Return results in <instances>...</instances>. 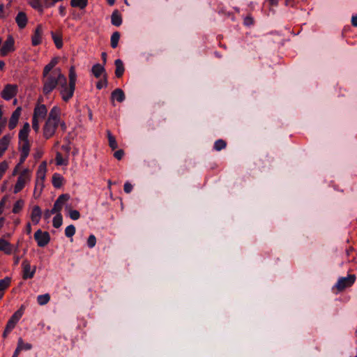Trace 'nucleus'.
I'll list each match as a JSON object with an SVG mask.
<instances>
[{"label":"nucleus","mask_w":357,"mask_h":357,"mask_svg":"<svg viewBox=\"0 0 357 357\" xmlns=\"http://www.w3.org/2000/svg\"><path fill=\"white\" fill-rule=\"evenodd\" d=\"M60 126L61 129L65 132L66 126L64 121L60 118V109L54 107L50 112L47 119L43 128V135L44 138L48 139L52 137L56 132L58 126Z\"/></svg>","instance_id":"obj_1"},{"label":"nucleus","mask_w":357,"mask_h":357,"mask_svg":"<svg viewBox=\"0 0 357 357\" xmlns=\"http://www.w3.org/2000/svg\"><path fill=\"white\" fill-rule=\"evenodd\" d=\"M66 76L61 73L59 68L54 69L52 72H43V92L46 96L50 94L56 86H60L61 82H65Z\"/></svg>","instance_id":"obj_2"},{"label":"nucleus","mask_w":357,"mask_h":357,"mask_svg":"<svg viewBox=\"0 0 357 357\" xmlns=\"http://www.w3.org/2000/svg\"><path fill=\"white\" fill-rule=\"evenodd\" d=\"M75 89V85L67 84V79L65 77V82H61L59 87L62 100L68 102L73 96Z\"/></svg>","instance_id":"obj_3"},{"label":"nucleus","mask_w":357,"mask_h":357,"mask_svg":"<svg viewBox=\"0 0 357 357\" xmlns=\"http://www.w3.org/2000/svg\"><path fill=\"white\" fill-rule=\"evenodd\" d=\"M355 280V275H349L347 277L340 278L335 287L337 291H342L347 287H351L354 283Z\"/></svg>","instance_id":"obj_4"},{"label":"nucleus","mask_w":357,"mask_h":357,"mask_svg":"<svg viewBox=\"0 0 357 357\" xmlns=\"http://www.w3.org/2000/svg\"><path fill=\"white\" fill-rule=\"evenodd\" d=\"M30 180L29 172L28 169H24L19 176L17 183L14 188V193H17L21 191L24 187L25 184Z\"/></svg>","instance_id":"obj_5"},{"label":"nucleus","mask_w":357,"mask_h":357,"mask_svg":"<svg viewBox=\"0 0 357 357\" xmlns=\"http://www.w3.org/2000/svg\"><path fill=\"white\" fill-rule=\"evenodd\" d=\"M34 238L39 247H45L50 241V236L47 231L37 230L34 234Z\"/></svg>","instance_id":"obj_6"},{"label":"nucleus","mask_w":357,"mask_h":357,"mask_svg":"<svg viewBox=\"0 0 357 357\" xmlns=\"http://www.w3.org/2000/svg\"><path fill=\"white\" fill-rule=\"evenodd\" d=\"M17 93V86L15 84H6L2 91L1 96L6 100H9Z\"/></svg>","instance_id":"obj_7"},{"label":"nucleus","mask_w":357,"mask_h":357,"mask_svg":"<svg viewBox=\"0 0 357 357\" xmlns=\"http://www.w3.org/2000/svg\"><path fill=\"white\" fill-rule=\"evenodd\" d=\"M14 38L11 35L8 36L6 40L4 42L3 46L0 49V54L2 56H6L8 53L15 50Z\"/></svg>","instance_id":"obj_8"},{"label":"nucleus","mask_w":357,"mask_h":357,"mask_svg":"<svg viewBox=\"0 0 357 357\" xmlns=\"http://www.w3.org/2000/svg\"><path fill=\"white\" fill-rule=\"evenodd\" d=\"M24 306L22 305L20 308L16 311L14 314L11 317L6 325V331H10L14 327L15 324L21 318L23 314Z\"/></svg>","instance_id":"obj_9"},{"label":"nucleus","mask_w":357,"mask_h":357,"mask_svg":"<svg viewBox=\"0 0 357 357\" xmlns=\"http://www.w3.org/2000/svg\"><path fill=\"white\" fill-rule=\"evenodd\" d=\"M22 266L23 269V279L26 280L28 278H32L36 272V266H33L31 269V264L27 260L23 261Z\"/></svg>","instance_id":"obj_10"},{"label":"nucleus","mask_w":357,"mask_h":357,"mask_svg":"<svg viewBox=\"0 0 357 357\" xmlns=\"http://www.w3.org/2000/svg\"><path fill=\"white\" fill-rule=\"evenodd\" d=\"M47 109L45 105H38L33 111V118L36 119H44L47 116Z\"/></svg>","instance_id":"obj_11"},{"label":"nucleus","mask_w":357,"mask_h":357,"mask_svg":"<svg viewBox=\"0 0 357 357\" xmlns=\"http://www.w3.org/2000/svg\"><path fill=\"white\" fill-rule=\"evenodd\" d=\"M22 107H18L13 112L8 123V128L10 130H13L19 121L20 114H21Z\"/></svg>","instance_id":"obj_12"},{"label":"nucleus","mask_w":357,"mask_h":357,"mask_svg":"<svg viewBox=\"0 0 357 357\" xmlns=\"http://www.w3.org/2000/svg\"><path fill=\"white\" fill-rule=\"evenodd\" d=\"M43 34L42 25L38 24L35 30L34 34L31 38V43L33 46H36L41 43V38Z\"/></svg>","instance_id":"obj_13"},{"label":"nucleus","mask_w":357,"mask_h":357,"mask_svg":"<svg viewBox=\"0 0 357 357\" xmlns=\"http://www.w3.org/2000/svg\"><path fill=\"white\" fill-rule=\"evenodd\" d=\"M15 22L20 29H22L25 28L28 22L26 13L23 11L18 13L15 17Z\"/></svg>","instance_id":"obj_14"},{"label":"nucleus","mask_w":357,"mask_h":357,"mask_svg":"<svg viewBox=\"0 0 357 357\" xmlns=\"http://www.w3.org/2000/svg\"><path fill=\"white\" fill-rule=\"evenodd\" d=\"M29 151H30L29 142H23V144L20 149L21 155H20V163L18 164V165L22 164L24 162V160H26V158H27V156L29 154Z\"/></svg>","instance_id":"obj_15"},{"label":"nucleus","mask_w":357,"mask_h":357,"mask_svg":"<svg viewBox=\"0 0 357 357\" xmlns=\"http://www.w3.org/2000/svg\"><path fill=\"white\" fill-rule=\"evenodd\" d=\"M46 162H43L38 167V169L37 170V181L36 184L39 183V181H41V185H43V181L45 178V174H46Z\"/></svg>","instance_id":"obj_16"},{"label":"nucleus","mask_w":357,"mask_h":357,"mask_svg":"<svg viewBox=\"0 0 357 357\" xmlns=\"http://www.w3.org/2000/svg\"><path fill=\"white\" fill-rule=\"evenodd\" d=\"M42 211L38 206H34L31 213V220L34 224H38L41 218Z\"/></svg>","instance_id":"obj_17"},{"label":"nucleus","mask_w":357,"mask_h":357,"mask_svg":"<svg viewBox=\"0 0 357 357\" xmlns=\"http://www.w3.org/2000/svg\"><path fill=\"white\" fill-rule=\"evenodd\" d=\"M30 130V126L29 123H24L22 128L19 132V139L22 142H29L28 136Z\"/></svg>","instance_id":"obj_18"},{"label":"nucleus","mask_w":357,"mask_h":357,"mask_svg":"<svg viewBox=\"0 0 357 357\" xmlns=\"http://www.w3.org/2000/svg\"><path fill=\"white\" fill-rule=\"evenodd\" d=\"M0 250L6 255H10L13 252L11 244L3 238H0Z\"/></svg>","instance_id":"obj_19"},{"label":"nucleus","mask_w":357,"mask_h":357,"mask_svg":"<svg viewBox=\"0 0 357 357\" xmlns=\"http://www.w3.org/2000/svg\"><path fill=\"white\" fill-rule=\"evenodd\" d=\"M114 63L116 67L115 75L116 77L120 78L122 77L125 70L123 61L121 59H116Z\"/></svg>","instance_id":"obj_20"},{"label":"nucleus","mask_w":357,"mask_h":357,"mask_svg":"<svg viewBox=\"0 0 357 357\" xmlns=\"http://www.w3.org/2000/svg\"><path fill=\"white\" fill-rule=\"evenodd\" d=\"M11 140V136L10 135H4L1 139H0V149L1 151L5 152Z\"/></svg>","instance_id":"obj_21"},{"label":"nucleus","mask_w":357,"mask_h":357,"mask_svg":"<svg viewBox=\"0 0 357 357\" xmlns=\"http://www.w3.org/2000/svg\"><path fill=\"white\" fill-rule=\"evenodd\" d=\"M111 20L113 25L119 26L122 23V17L119 12L116 10H114L111 16Z\"/></svg>","instance_id":"obj_22"},{"label":"nucleus","mask_w":357,"mask_h":357,"mask_svg":"<svg viewBox=\"0 0 357 357\" xmlns=\"http://www.w3.org/2000/svg\"><path fill=\"white\" fill-rule=\"evenodd\" d=\"M112 98L116 99L118 102H121L125 98V95L123 90L121 89H116L112 93Z\"/></svg>","instance_id":"obj_23"},{"label":"nucleus","mask_w":357,"mask_h":357,"mask_svg":"<svg viewBox=\"0 0 357 357\" xmlns=\"http://www.w3.org/2000/svg\"><path fill=\"white\" fill-rule=\"evenodd\" d=\"M91 71L93 75L98 78L105 72V68L103 66L97 63L92 67Z\"/></svg>","instance_id":"obj_24"},{"label":"nucleus","mask_w":357,"mask_h":357,"mask_svg":"<svg viewBox=\"0 0 357 357\" xmlns=\"http://www.w3.org/2000/svg\"><path fill=\"white\" fill-rule=\"evenodd\" d=\"M52 39L54 42L56 47L58 49H61L63 47V40L61 34H56L54 32H51Z\"/></svg>","instance_id":"obj_25"},{"label":"nucleus","mask_w":357,"mask_h":357,"mask_svg":"<svg viewBox=\"0 0 357 357\" xmlns=\"http://www.w3.org/2000/svg\"><path fill=\"white\" fill-rule=\"evenodd\" d=\"M59 59L58 57H54L50 62L44 67L43 71L52 72L55 69L54 67L59 63Z\"/></svg>","instance_id":"obj_26"},{"label":"nucleus","mask_w":357,"mask_h":357,"mask_svg":"<svg viewBox=\"0 0 357 357\" xmlns=\"http://www.w3.org/2000/svg\"><path fill=\"white\" fill-rule=\"evenodd\" d=\"M88 0H71L70 5L72 7L84 8L87 6Z\"/></svg>","instance_id":"obj_27"},{"label":"nucleus","mask_w":357,"mask_h":357,"mask_svg":"<svg viewBox=\"0 0 357 357\" xmlns=\"http://www.w3.org/2000/svg\"><path fill=\"white\" fill-rule=\"evenodd\" d=\"M63 178L61 176L55 174L52 176V184L55 188H59L61 187L63 184Z\"/></svg>","instance_id":"obj_28"},{"label":"nucleus","mask_w":357,"mask_h":357,"mask_svg":"<svg viewBox=\"0 0 357 357\" xmlns=\"http://www.w3.org/2000/svg\"><path fill=\"white\" fill-rule=\"evenodd\" d=\"M107 137H108L109 147L112 150L117 149L118 144H117L115 137L112 135L111 132L109 130L107 132Z\"/></svg>","instance_id":"obj_29"},{"label":"nucleus","mask_w":357,"mask_h":357,"mask_svg":"<svg viewBox=\"0 0 357 357\" xmlns=\"http://www.w3.org/2000/svg\"><path fill=\"white\" fill-rule=\"evenodd\" d=\"M120 39V33L118 31H115L111 36V46L112 48H116L118 46L119 41Z\"/></svg>","instance_id":"obj_30"},{"label":"nucleus","mask_w":357,"mask_h":357,"mask_svg":"<svg viewBox=\"0 0 357 357\" xmlns=\"http://www.w3.org/2000/svg\"><path fill=\"white\" fill-rule=\"evenodd\" d=\"M11 283V278L6 277L2 280H0V291H3L6 289Z\"/></svg>","instance_id":"obj_31"},{"label":"nucleus","mask_w":357,"mask_h":357,"mask_svg":"<svg viewBox=\"0 0 357 357\" xmlns=\"http://www.w3.org/2000/svg\"><path fill=\"white\" fill-rule=\"evenodd\" d=\"M29 4L34 9L38 10L40 13L43 12V7L41 5V0H27Z\"/></svg>","instance_id":"obj_32"},{"label":"nucleus","mask_w":357,"mask_h":357,"mask_svg":"<svg viewBox=\"0 0 357 357\" xmlns=\"http://www.w3.org/2000/svg\"><path fill=\"white\" fill-rule=\"evenodd\" d=\"M68 77L69 83L75 85L77 75L75 73V67L73 66L70 68Z\"/></svg>","instance_id":"obj_33"},{"label":"nucleus","mask_w":357,"mask_h":357,"mask_svg":"<svg viewBox=\"0 0 357 357\" xmlns=\"http://www.w3.org/2000/svg\"><path fill=\"white\" fill-rule=\"evenodd\" d=\"M50 300V296L48 294L40 295L37 298V301L39 305H43L47 304Z\"/></svg>","instance_id":"obj_34"},{"label":"nucleus","mask_w":357,"mask_h":357,"mask_svg":"<svg viewBox=\"0 0 357 357\" xmlns=\"http://www.w3.org/2000/svg\"><path fill=\"white\" fill-rule=\"evenodd\" d=\"M56 164L57 165H67V158H63L61 153L57 152L56 154Z\"/></svg>","instance_id":"obj_35"},{"label":"nucleus","mask_w":357,"mask_h":357,"mask_svg":"<svg viewBox=\"0 0 357 357\" xmlns=\"http://www.w3.org/2000/svg\"><path fill=\"white\" fill-rule=\"evenodd\" d=\"M24 206V201L22 199L17 200L13 208V213H18L22 208Z\"/></svg>","instance_id":"obj_36"},{"label":"nucleus","mask_w":357,"mask_h":357,"mask_svg":"<svg viewBox=\"0 0 357 357\" xmlns=\"http://www.w3.org/2000/svg\"><path fill=\"white\" fill-rule=\"evenodd\" d=\"M62 215L61 213H58L56 215V216L53 218V226L55 228H59L62 225Z\"/></svg>","instance_id":"obj_37"},{"label":"nucleus","mask_w":357,"mask_h":357,"mask_svg":"<svg viewBox=\"0 0 357 357\" xmlns=\"http://www.w3.org/2000/svg\"><path fill=\"white\" fill-rule=\"evenodd\" d=\"M227 146V142L223 139H218L214 144V149L216 151H220L225 149Z\"/></svg>","instance_id":"obj_38"},{"label":"nucleus","mask_w":357,"mask_h":357,"mask_svg":"<svg viewBox=\"0 0 357 357\" xmlns=\"http://www.w3.org/2000/svg\"><path fill=\"white\" fill-rule=\"evenodd\" d=\"M75 233V227L73 225H69L66 228L65 234L68 237H72Z\"/></svg>","instance_id":"obj_39"},{"label":"nucleus","mask_w":357,"mask_h":357,"mask_svg":"<svg viewBox=\"0 0 357 357\" xmlns=\"http://www.w3.org/2000/svg\"><path fill=\"white\" fill-rule=\"evenodd\" d=\"M17 346L21 348V351L23 349L29 350L31 348V344L29 343H24L22 338L18 340Z\"/></svg>","instance_id":"obj_40"},{"label":"nucleus","mask_w":357,"mask_h":357,"mask_svg":"<svg viewBox=\"0 0 357 357\" xmlns=\"http://www.w3.org/2000/svg\"><path fill=\"white\" fill-rule=\"evenodd\" d=\"M70 199V196L68 194H63L61 195L56 202H59L61 206H63V204Z\"/></svg>","instance_id":"obj_41"},{"label":"nucleus","mask_w":357,"mask_h":357,"mask_svg":"<svg viewBox=\"0 0 357 357\" xmlns=\"http://www.w3.org/2000/svg\"><path fill=\"white\" fill-rule=\"evenodd\" d=\"M8 168V164L6 161L0 162V179L2 178L3 174Z\"/></svg>","instance_id":"obj_42"},{"label":"nucleus","mask_w":357,"mask_h":357,"mask_svg":"<svg viewBox=\"0 0 357 357\" xmlns=\"http://www.w3.org/2000/svg\"><path fill=\"white\" fill-rule=\"evenodd\" d=\"M107 84V77L105 75L103 79L99 80L96 84V87L98 89H101L103 87H105Z\"/></svg>","instance_id":"obj_43"},{"label":"nucleus","mask_w":357,"mask_h":357,"mask_svg":"<svg viewBox=\"0 0 357 357\" xmlns=\"http://www.w3.org/2000/svg\"><path fill=\"white\" fill-rule=\"evenodd\" d=\"M63 206H61L59 202H55L54 206L52 209L51 210V212H53V213H60L61 210L62 209Z\"/></svg>","instance_id":"obj_44"},{"label":"nucleus","mask_w":357,"mask_h":357,"mask_svg":"<svg viewBox=\"0 0 357 357\" xmlns=\"http://www.w3.org/2000/svg\"><path fill=\"white\" fill-rule=\"evenodd\" d=\"M69 215L71 219L75 220L79 218V212L77 210H70Z\"/></svg>","instance_id":"obj_45"},{"label":"nucleus","mask_w":357,"mask_h":357,"mask_svg":"<svg viewBox=\"0 0 357 357\" xmlns=\"http://www.w3.org/2000/svg\"><path fill=\"white\" fill-rule=\"evenodd\" d=\"M89 247L93 248L96 243V238L94 235H90L87 240Z\"/></svg>","instance_id":"obj_46"},{"label":"nucleus","mask_w":357,"mask_h":357,"mask_svg":"<svg viewBox=\"0 0 357 357\" xmlns=\"http://www.w3.org/2000/svg\"><path fill=\"white\" fill-rule=\"evenodd\" d=\"M32 128L36 132H38L39 131L40 127H39V120L38 119H36L33 118Z\"/></svg>","instance_id":"obj_47"},{"label":"nucleus","mask_w":357,"mask_h":357,"mask_svg":"<svg viewBox=\"0 0 357 357\" xmlns=\"http://www.w3.org/2000/svg\"><path fill=\"white\" fill-rule=\"evenodd\" d=\"M123 155L124 151L122 149H119L114 153V156L119 160H121Z\"/></svg>","instance_id":"obj_48"},{"label":"nucleus","mask_w":357,"mask_h":357,"mask_svg":"<svg viewBox=\"0 0 357 357\" xmlns=\"http://www.w3.org/2000/svg\"><path fill=\"white\" fill-rule=\"evenodd\" d=\"M253 23H254V20H253V18L251 16L248 15V16L245 17V19H244V24L246 26L252 25V24H253Z\"/></svg>","instance_id":"obj_49"},{"label":"nucleus","mask_w":357,"mask_h":357,"mask_svg":"<svg viewBox=\"0 0 357 357\" xmlns=\"http://www.w3.org/2000/svg\"><path fill=\"white\" fill-rule=\"evenodd\" d=\"M124 191L126 192V193H130L132 190V185L129 183V182H126L125 184H124Z\"/></svg>","instance_id":"obj_50"},{"label":"nucleus","mask_w":357,"mask_h":357,"mask_svg":"<svg viewBox=\"0 0 357 357\" xmlns=\"http://www.w3.org/2000/svg\"><path fill=\"white\" fill-rule=\"evenodd\" d=\"M52 214L54 213L53 212H51V210H46L44 213V218L46 220L49 219Z\"/></svg>","instance_id":"obj_51"},{"label":"nucleus","mask_w":357,"mask_h":357,"mask_svg":"<svg viewBox=\"0 0 357 357\" xmlns=\"http://www.w3.org/2000/svg\"><path fill=\"white\" fill-rule=\"evenodd\" d=\"M6 203V198L3 197L0 202V215L3 213V207Z\"/></svg>","instance_id":"obj_52"},{"label":"nucleus","mask_w":357,"mask_h":357,"mask_svg":"<svg viewBox=\"0 0 357 357\" xmlns=\"http://www.w3.org/2000/svg\"><path fill=\"white\" fill-rule=\"evenodd\" d=\"M3 13H4V6H3V4L1 3L0 4V19L5 17Z\"/></svg>","instance_id":"obj_53"},{"label":"nucleus","mask_w":357,"mask_h":357,"mask_svg":"<svg viewBox=\"0 0 357 357\" xmlns=\"http://www.w3.org/2000/svg\"><path fill=\"white\" fill-rule=\"evenodd\" d=\"M61 149L64 151L66 154H68L70 151V146L69 145H63L61 146Z\"/></svg>","instance_id":"obj_54"},{"label":"nucleus","mask_w":357,"mask_h":357,"mask_svg":"<svg viewBox=\"0 0 357 357\" xmlns=\"http://www.w3.org/2000/svg\"><path fill=\"white\" fill-rule=\"evenodd\" d=\"M351 24L354 26H357V15L353 16L351 18Z\"/></svg>","instance_id":"obj_55"},{"label":"nucleus","mask_w":357,"mask_h":357,"mask_svg":"<svg viewBox=\"0 0 357 357\" xmlns=\"http://www.w3.org/2000/svg\"><path fill=\"white\" fill-rule=\"evenodd\" d=\"M26 231L28 234H31V226L30 223H27L26 226Z\"/></svg>","instance_id":"obj_56"},{"label":"nucleus","mask_w":357,"mask_h":357,"mask_svg":"<svg viewBox=\"0 0 357 357\" xmlns=\"http://www.w3.org/2000/svg\"><path fill=\"white\" fill-rule=\"evenodd\" d=\"M101 56H102V61H103V63L105 64L106 61H107V53L106 52H102L101 54Z\"/></svg>","instance_id":"obj_57"},{"label":"nucleus","mask_w":357,"mask_h":357,"mask_svg":"<svg viewBox=\"0 0 357 357\" xmlns=\"http://www.w3.org/2000/svg\"><path fill=\"white\" fill-rule=\"evenodd\" d=\"M20 351H21V348L17 346L13 355L15 356L16 357H18V355Z\"/></svg>","instance_id":"obj_58"},{"label":"nucleus","mask_w":357,"mask_h":357,"mask_svg":"<svg viewBox=\"0 0 357 357\" xmlns=\"http://www.w3.org/2000/svg\"><path fill=\"white\" fill-rule=\"evenodd\" d=\"M269 3L271 6H275L278 4L277 0H269Z\"/></svg>","instance_id":"obj_59"},{"label":"nucleus","mask_w":357,"mask_h":357,"mask_svg":"<svg viewBox=\"0 0 357 357\" xmlns=\"http://www.w3.org/2000/svg\"><path fill=\"white\" fill-rule=\"evenodd\" d=\"M59 12L60 13L63 15L65 14V8L63 6L59 7Z\"/></svg>","instance_id":"obj_60"},{"label":"nucleus","mask_w":357,"mask_h":357,"mask_svg":"<svg viewBox=\"0 0 357 357\" xmlns=\"http://www.w3.org/2000/svg\"><path fill=\"white\" fill-rule=\"evenodd\" d=\"M5 63L3 61H0V70H3L4 68Z\"/></svg>","instance_id":"obj_61"},{"label":"nucleus","mask_w":357,"mask_h":357,"mask_svg":"<svg viewBox=\"0 0 357 357\" xmlns=\"http://www.w3.org/2000/svg\"><path fill=\"white\" fill-rule=\"evenodd\" d=\"M107 1L110 6L114 5L115 3V0H107Z\"/></svg>","instance_id":"obj_62"},{"label":"nucleus","mask_w":357,"mask_h":357,"mask_svg":"<svg viewBox=\"0 0 357 357\" xmlns=\"http://www.w3.org/2000/svg\"><path fill=\"white\" fill-rule=\"evenodd\" d=\"M17 167H18V165L14 169L13 172V176L17 174Z\"/></svg>","instance_id":"obj_63"},{"label":"nucleus","mask_w":357,"mask_h":357,"mask_svg":"<svg viewBox=\"0 0 357 357\" xmlns=\"http://www.w3.org/2000/svg\"><path fill=\"white\" fill-rule=\"evenodd\" d=\"M19 261H20L19 257H15V264H17L19 263Z\"/></svg>","instance_id":"obj_64"}]
</instances>
